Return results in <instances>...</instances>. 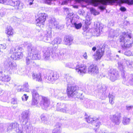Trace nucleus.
<instances>
[{
  "mask_svg": "<svg viewBox=\"0 0 133 133\" xmlns=\"http://www.w3.org/2000/svg\"><path fill=\"white\" fill-rule=\"evenodd\" d=\"M83 56L84 58L85 59H87L88 58V56L87 55V53L86 52H85Z\"/></svg>",
  "mask_w": 133,
  "mask_h": 133,
  "instance_id": "obj_53",
  "label": "nucleus"
},
{
  "mask_svg": "<svg viewBox=\"0 0 133 133\" xmlns=\"http://www.w3.org/2000/svg\"><path fill=\"white\" fill-rule=\"evenodd\" d=\"M126 10V9L124 6H121L120 8V10L122 12H124Z\"/></svg>",
  "mask_w": 133,
  "mask_h": 133,
  "instance_id": "obj_52",
  "label": "nucleus"
},
{
  "mask_svg": "<svg viewBox=\"0 0 133 133\" xmlns=\"http://www.w3.org/2000/svg\"><path fill=\"white\" fill-rule=\"evenodd\" d=\"M13 125L11 124V123L9 124L8 125V128L7 129V131L9 132L11 131H14L13 130Z\"/></svg>",
  "mask_w": 133,
  "mask_h": 133,
  "instance_id": "obj_41",
  "label": "nucleus"
},
{
  "mask_svg": "<svg viewBox=\"0 0 133 133\" xmlns=\"http://www.w3.org/2000/svg\"><path fill=\"white\" fill-rule=\"evenodd\" d=\"M23 49L18 46H16L15 48H12L9 52V53L11 54L10 58H7L4 64L7 70L10 74L12 73L22 75V73L17 68L16 64L13 61V60H18L23 57V54L21 52Z\"/></svg>",
  "mask_w": 133,
  "mask_h": 133,
  "instance_id": "obj_1",
  "label": "nucleus"
},
{
  "mask_svg": "<svg viewBox=\"0 0 133 133\" xmlns=\"http://www.w3.org/2000/svg\"><path fill=\"white\" fill-rule=\"evenodd\" d=\"M62 41V39L61 38L57 37L54 39L52 42V43L53 45L55 44L57 45L56 46H55V48L57 49L58 48V45L61 44Z\"/></svg>",
  "mask_w": 133,
  "mask_h": 133,
  "instance_id": "obj_32",
  "label": "nucleus"
},
{
  "mask_svg": "<svg viewBox=\"0 0 133 133\" xmlns=\"http://www.w3.org/2000/svg\"><path fill=\"white\" fill-rule=\"evenodd\" d=\"M0 3L13 6L16 10L21 9L22 8L19 0H0Z\"/></svg>",
  "mask_w": 133,
  "mask_h": 133,
  "instance_id": "obj_11",
  "label": "nucleus"
},
{
  "mask_svg": "<svg viewBox=\"0 0 133 133\" xmlns=\"http://www.w3.org/2000/svg\"><path fill=\"white\" fill-rule=\"evenodd\" d=\"M99 12H97L96 10V12L95 14H96L95 15H98L99 14Z\"/></svg>",
  "mask_w": 133,
  "mask_h": 133,
  "instance_id": "obj_59",
  "label": "nucleus"
},
{
  "mask_svg": "<svg viewBox=\"0 0 133 133\" xmlns=\"http://www.w3.org/2000/svg\"><path fill=\"white\" fill-rule=\"evenodd\" d=\"M130 121V119L127 117L124 116L123 117L122 122L124 125L128 124Z\"/></svg>",
  "mask_w": 133,
  "mask_h": 133,
  "instance_id": "obj_38",
  "label": "nucleus"
},
{
  "mask_svg": "<svg viewBox=\"0 0 133 133\" xmlns=\"http://www.w3.org/2000/svg\"><path fill=\"white\" fill-rule=\"evenodd\" d=\"M65 77L66 78V84L67 85V92L68 97L69 98L74 97L75 98L77 97L81 99H83V93H78L77 91L78 90H80L86 92V91L88 92L87 94L93 95L91 90H88V91L86 90L85 91L83 89L81 88H79L78 86L77 85L72 86L75 83V81L73 78L69 74H66Z\"/></svg>",
  "mask_w": 133,
  "mask_h": 133,
  "instance_id": "obj_2",
  "label": "nucleus"
},
{
  "mask_svg": "<svg viewBox=\"0 0 133 133\" xmlns=\"http://www.w3.org/2000/svg\"><path fill=\"white\" fill-rule=\"evenodd\" d=\"M11 79V77L8 75H2L0 77V80L3 82H8Z\"/></svg>",
  "mask_w": 133,
  "mask_h": 133,
  "instance_id": "obj_31",
  "label": "nucleus"
},
{
  "mask_svg": "<svg viewBox=\"0 0 133 133\" xmlns=\"http://www.w3.org/2000/svg\"><path fill=\"white\" fill-rule=\"evenodd\" d=\"M38 18L36 19V23L37 26L39 27L44 24L46 20V14L44 13H39L38 15Z\"/></svg>",
  "mask_w": 133,
  "mask_h": 133,
  "instance_id": "obj_17",
  "label": "nucleus"
},
{
  "mask_svg": "<svg viewBox=\"0 0 133 133\" xmlns=\"http://www.w3.org/2000/svg\"><path fill=\"white\" fill-rule=\"evenodd\" d=\"M33 79L38 82H41L42 81L41 75L40 73H33L32 75Z\"/></svg>",
  "mask_w": 133,
  "mask_h": 133,
  "instance_id": "obj_30",
  "label": "nucleus"
},
{
  "mask_svg": "<svg viewBox=\"0 0 133 133\" xmlns=\"http://www.w3.org/2000/svg\"><path fill=\"white\" fill-rule=\"evenodd\" d=\"M118 52L119 53H122V54H123L124 53V52L123 51H122V50L121 51L120 50H119L118 51Z\"/></svg>",
  "mask_w": 133,
  "mask_h": 133,
  "instance_id": "obj_60",
  "label": "nucleus"
},
{
  "mask_svg": "<svg viewBox=\"0 0 133 133\" xmlns=\"http://www.w3.org/2000/svg\"><path fill=\"white\" fill-rule=\"evenodd\" d=\"M73 7L75 8H78V6L76 5H74Z\"/></svg>",
  "mask_w": 133,
  "mask_h": 133,
  "instance_id": "obj_62",
  "label": "nucleus"
},
{
  "mask_svg": "<svg viewBox=\"0 0 133 133\" xmlns=\"http://www.w3.org/2000/svg\"><path fill=\"white\" fill-rule=\"evenodd\" d=\"M41 121L43 123L45 124L48 123V118L45 115L43 114L41 115Z\"/></svg>",
  "mask_w": 133,
  "mask_h": 133,
  "instance_id": "obj_34",
  "label": "nucleus"
},
{
  "mask_svg": "<svg viewBox=\"0 0 133 133\" xmlns=\"http://www.w3.org/2000/svg\"><path fill=\"white\" fill-rule=\"evenodd\" d=\"M22 129L23 130L22 132L26 131V133H33V127L29 123L26 124L25 126L24 125H21Z\"/></svg>",
  "mask_w": 133,
  "mask_h": 133,
  "instance_id": "obj_25",
  "label": "nucleus"
},
{
  "mask_svg": "<svg viewBox=\"0 0 133 133\" xmlns=\"http://www.w3.org/2000/svg\"><path fill=\"white\" fill-rule=\"evenodd\" d=\"M86 20H87V21H85V23H86L87 22V21H88V23H87V24H88V25L90 24L91 23V22H90V19H89V20H88V19H87V18H86Z\"/></svg>",
  "mask_w": 133,
  "mask_h": 133,
  "instance_id": "obj_54",
  "label": "nucleus"
},
{
  "mask_svg": "<svg viewBox=\"0 0 133 133\" xmlns=\"http://www.w3.org/2000/svg\"><path fill=\"white\" fill-rule=\"evenodd\" d=\"M72 40V37L69 36H66L64 38V44L66 45H70L71 44Z\"/></svg>",
  "mask_w": 133,
  "mask_h": 133,
  "instance_id": "obj_29",
  "label": "nucleus"
},
{
  "mask_svg": "<svg viewBox=\"0 0 133 133\" xmlns=\"http://www.w3.org/2000/svg\"><path fill=\"white\" fill-rule=\"evenodd\" d=\"M109 97L110 103L112 104H113L114 103L113 100L115 98V97L113 95L109 93Z\"/></svg>",
  "mask_w": 133,
  "mask_h": 133,
  "instance_id": "obj_40",
  "label": "nucleus"
},
{
  "mask_svg": "<svg viewBox=\"0 0 133 133\" xmlns=\"http://www.w3.org/2000/svg\"><path fill=\"white\" fill-rule=\"evenodd\" d=\"M21 117L23 120V124H24V126H25L26 124L28 123V122L29 119L28 111L26 110L22 112L21 114Z\"/></svg>",
  "mask_w": 133,
  "mask_h": 133,
  "instance_id": "obj_24",
  "label": "nucleus"
},
{
  "mask_svg": "<svg viewBox=\"0 0 133 133\" xmlns=\"http://www.w3.org/2000/svg\"><path fill=\"white\" fill-rule=\"evenodd\" d=\"M118 67L121 71L122 78L124 81H128V83L130 85L133 86V74L127 75L124 69L125 67L127 66L129 68L133 67V62L128 59H124L122 61L118 62Z\"/></svg>",
  "mask_w": 133,
  "mask_h": 133,
  "instance_id": "obj_3",
  "label": "nucleus"
},
{
  "mask_svg": "<svg viewBox=\"0 0 133 133\" xmlns=\"http://www.w3.org/2000/svg\"><path fill=\"white\" fill-rule=\"evenodd\" d=\"M69 17H66V24L67 26L69 25L71 27H74L77 29H80L82 25L81 23H78V19L77 18V15H74L73 13H71L68 15Z\"/></svg>",
  "mask_w": 133,
  "mask_h": 133,
  "instance_id": "obj_6",
  "label": "nucleus"
},
{
  "mask_svg": "<svg viewBox=\"0 0 133 133\" xmlns=\"http://www.w3.org/2000/svg\"><path fill=\"white\" fill-rule=\"evenodd\" d=\"M17 90L18 91H26L29 92L30 89H29V85L27 82H25L23 86L19 85L17 88Z\"/></svg>",
  "mask_w": 133,
  "mask_h": 133,
  "instance_id": "obj_27",
  "label": "nucleus"
},
{
  "mask_svg": "<svg viewBox=\"0 0 133 133\" xmlns=\"http://www.w3.org/2000/svg\"><path fill=\"white\" fill-rule=\"evenodd\" d=\"M24 45L25 47H27L28 52V56L26 60V65H31L32 60L39 59H40V51L36 48L32 46L31 43L27 42H25Z\"/></svg>",
  "mask_w": 133,
  "mask_h": 133,
  "instance_id": "obj_4",
  "label": "nucleus"
},
{
  "mask_svg": "<svg viewBox=\"0 0 133 133\" xmlns=\"http://www.w3.org/2000/svg\"><path fill=\"white\" fill-rule=\"evenodd\" d=\"M96 47L95 46L93 47L92 48V50L94 51H95L96 50Z\"/></svg>",
  "mask_w": 133,
  "mask_h": 133,
  "instance_id": "obj_57",
  "label": "nucleus"
},
{
  "mask_svg": "<svg viewBox=\"0 0 133 133\" xmlns=\"http://www.w3.org/2000/svg\"><path fill=\"white\" fill-rule=\"evenodd\" d=\"M109 75L110 79L113 82L118 79L119 77L118 72L116 69H111L109 71Z\"/></svg>",
  "mask_w": 133,
  "mask_h": 133,
  "instance_id": "obj_19",
  "label": "nucleus"
},
{
  "mask_svg": "<svg viewBox=\"0 0 133 133\" xmlns=\"http://www.w3.org/2000/svg\"><path fill=\"white\" fill-rule=\"evenodd\" d=\"M39 39L40 40H42L48 43L51 42L52 35L51 28L50 27L44 31H41L39 32Z\"/></svg>",
  "mask_w": 133,
  "mask_h": 133,
  "instance_id": "obj_9",
  "label": "nucleus"
},
{
  "mask_svg": "<svg viewBox=\"0 0 133 133\" xmlns=\"http://www.w3.org/2000/svg\"><path fill=\"white\" fill-rule=\"evenodd\" d=\"M41 96L42 98L39 103L40 104L42 109L46 110L49 106L50 101L48 98L43 96Z\"/></svg>",
  "mask_w": 133,
  "mask_h": 133,
  "instance_id": "obj_20",
  "label": "nucleus"
},
{
  "mask_svg": "<svg viewBox=\"0 0 133 133\" xmlns=\"http://www.w3.org/2000/svg\"><path fill=\"white\" fill-rule=\"evenodd\" d=\"M59 77V74L56 72L51 71L44 78L45 81L48 83H54Z\"/></svg>",
  "mask_w": 133,
  "mask_h": 133,
  "instance_id": "obj_13",
  "label": "nucleus"
},
{
  "mask_svg": "<svg viewBox=\"0 0 133 133\" xmlns=\"http://www.w3.org/2000/svg\"><path fill=\"white\" fill-rule=\"evenodd\" d=\"M11 103L12 104H17V101L16 99L13 98L11 99Z\"/></svg>",
  "mask_w": 133,
  "mask_h": 133,
  "instance_id": "obj_50",
  "label": "nucleus"
},
{
  "mask_svg": "<svg viewBox=\"0 0 133 133\" xmlns=\"http://www.w3.org/2000/svg\"><path fill=\"white\" fill-rule=\"evenodd\" d=\"M124 54L128 56H131L132 54L131 51L130 50H127L124 53Z\"/></svg>",
  "mask_w": 133,
  "mask_h": 133,
  "instance_id": "obj_46",
  "label": "nucleus"
},
{
  "mask_svg": "<svg viewBox=\"0 0 133 133\" xmlns=\"http://www.w3.org/2000/svg\"><path fill=\"white\" fill-rule=\"evenodd\" d=\"M104 53V49L103 48L99 49L97 50L96 53L93 55L92 57L96 60L97 61L101 58L103 55Z\"/></svg>",
  "mask_w": 133,
  "mask_h": 133,
  "instance_id": "obj_26",
  "label": "nucleus"
},
{
  "mask_svg": "<svg viewBox=\"0 0 133 133\" xmlns=\"http://www.w3.org/2000/svg\"><path fill=\"white\" fill-rule=\"evenodd\" d=\"M5 10L4 8L0 10V15L1 17H3L5 14Z\"/></svg>",
  "mask_w": 133,
  "mask_h": 133,
  "instance_id": "obj_43",
  "label": "nucleus"
},
{
  "mask_svg": "<svg viewBox=\"0 0 133 133\" xmlns=\"http://www.w3.org/2000/svg\"><path fill=\"white\" fill-rule=\"evenodd\" d=\"M85 12L84 10L79 11V14L80 15L84 16L85 15Z\"/></svg>",
  "mask_w": 133,
  "mask_h": 133,
  "instance_id": "obj_49",
  "label": "nucleus"
},
{
  "mask_svg": "<svg viewBox=\"0 0 133 133\" xmlns=\"http://www.w3.org/2000/svg\"><path fill=\"white\" fill-rule=\"evenodd\" d=\"M2 90L1 88H0V94H1L2 92Z\"/></svg>",
  "mask_w": 133,
  "mask_h": 133,
  "instance_id": "obj_64",
  "label": "nucleus"
},
{
  "mask_svg": "<svg viewBox=\"0 0 133 133\" xmlns=\"http://www.w3.org/2000/svg\"><path fill=\"white\" fill-rule=\"evenodd\" d=\"M86 120L89 123H91V125L92 126V128L94 130H95L96 131L97 128H98L101 124V123L98 121V120L96 118H92L90 116H88V117H85Z\"/></svg>",
  "mask_w": 133,
  "mask_h": 133,
  "instance_id": "obj_15",
  "label": "nucleus"
},
{
  "mask_svg": "<svg viewBox=\"0 0 133 133\" xmlns=\"http://www.w3.org/2000/svg\"><path fill=\"white\" fill-rule=\"evenodd\" d=\"M99 133H110V132H109L107 130L103 131L101 130L99 132Z\"/></svg>",
  "mask_w": 133,
  "mask_h": 133,
  "instance_id": "obj_55",
  "label": "nucleus"
},
{
  "mask_svg": "<svg viewBox=\"0 0 133 133\" xmlns=\"http://www.w3.org/2000/svg\"><path fill=\"white\" fill-rule=\"evenodd\" d=\"M43 58L44 61L51 59V58L56 60L58 56L56 51L53 50L52 48L50 47L43 48Z\"/></svg>",
  "mask_w": 133,
  "mask_h": 133,
  "instance_id": "obj_8",
  "label": "nucleus"
},
{
  "mask_svg": "<svg viewBox=\"0 0 133 133\" xmlns=\"http://www.w3.org/2000/svg\"><path fill=\"white\" fill-rule=\"evenodd\" d=\"M107 60H108L112 61V58L111 57L109 58L108 59H107Z\"/></svg>",
  "mask_w": 133,
  "mask_h": 133,
  "instance_id": "obj_63",
  "label": "nucleus"
},
{
  "mask_svg": "<svg viewBox=\"0 0 133 133\" xmlns=\"http://www.w3.org/2000/svg\"><path fill=\"white\" fill-rule=\"evenodd\" d=\"M56 110L59 111L64 113H69L72 114L75 113L71 110L69 109L68 106L65 104L58 103L56 105Z\"/></svg>",
  "mask_w": 133,
  "mask_h": 133,
  "instance_id": "obj_12",
  "label": "nucleus"
},
{
  "mask_svg": "<svg viewBox=\"0 0 133 133\" xmlns=\"http://www.w3.org/2000/svg\"><path fill=\"white\" fill-rule=\"evenodd\" d=\"M88 72L89 74L95 76L99 73V70L97 67L95 65H90L88 68Z\"/></svg>",
  "mask_w": 133,
  "mask_h": 133,
  "instance_id": "obj_22",
  "label": "nucleus"
},
{
  "mask_svg": "<svg viewBox=\"0 0 133 133\" xmlns=\"http://www.w3.org/2000/svg\"><path fill=\"white\" fill-rule=\"evenodd\" d=\"M119 39L120 45L123 50L131 48L133 43V40L131 35L125 32H123L119 36Z\"/></svg>",
  "mask_w": 133,
  "mask_h": 133,
  "instance_id": "obj_5",
  "label": "nucleus"
},
{
  "mask_svg": "<svg viewBox=\"0 0 133 133\" xmlns=\"http://www.w3.org/2000/svg\"><path fill=\"white\" fill-rule=\"evenodd\" d=\"M121 117L120 114L117 113L111 116L110 119L115 125H118L121 122Z\"/></svg>",
  "mask_w": 133,
  "mask_h": 133,
  "instance_id": "obj_21",
  "label": "nucleus"
},
{
  "mask_svg": "<svg viewBox=\"0 0 133 133\" xmlns=\"http://www.w3.org/2000/svg\"><path fill=\"white\" fill-rule=\"evenodd\" d=\"M67 51V50L66 49L61 48L59 50L58 53L60 56L63 57L64 55H65Z\"/></svg>",
  "mask_w": 133,
  "mask_h": 133,
  "instance_id": "obj_36",
  "label": "nucleus"
},
{
  "mask_svg": "<svg viewBox=\"0 0 133 133\" xmlns=\"http://www.w3.org/2000/svg\"><path fill=\"white\" fill-rule=\"evenodd\" d=\"M11 124L13 125V130L14 131H15L18 133H22L23 132V130L22 129L21 125V127L19 126V124L17 122L11 123Z\"/></svg>",
  "mask_w": 133,
  "mask_h": 133,
  "instance_id": "obj_28",
  "label": "nucleus"
},
{
  "mask_svg": "<svg viewBox=\"0 0 133 133\" xmlns=\"http://www.w3.org/2000/svg\"><path fill=\"white\" fill-rule=\"evenodd\" d=\"M31 65H33V66H35L36 65V64L35 63V62L34 61L32 60Z\"/></svg>",
  "mask_w": 133,
  "mask_h": 133,
  "instance_id": "obj_56",
  "label": "nucleus"
},
{
  "mask_svg": "<svg viewBox=\"0 0 133 133\" xmlns=\"http://www.w3.org/2000/svg\"><path fill=\"white\" fill-rule=\"evenodd\" d=\"M43 129H41L40 130L39 129H38V128L36 127H34V128H33V133H35V132H37L38 133L39 132L40 133L42 130Z\"/></svg>",
  "mask_w": 133,
  "mask_h": 133,
  "instance_id": "obj_44",
  "label": "nucleus"
},
{
  "mask_svg": "<svg viewBox=\"0 0 133 133\" xmlns=\"http://www.w3.org/2000/svg\"><path fill=\"white\" fill-rule=\"evenodd\" d=\"M65 66L72 69L75 68L76 72L82 76L87 72L86 66L84 64H77L76 63L74 62H68L66 63Z\"/></svg>",
  "mask_w": 133,
  "mask_h": 133,
  "instance_id": "obj_7",
  "label": "nucleus"
},
{
  "mask_svg": "<svg viewBox=\"0 0 133 133\" xmlns=\"http://www.w3.org/2000/svg\"><path fill=\"white\" fill-rule=\"evenodd\" d=\"M29 96L26 94H24L22 97V98L23 101H26L28 99Z\"/></svg>",
  "mask_w": 133,
  "mask_h": 133,
  "instance_id": "obj_48",
  "label": "nucleus"
},
{
  "mask_svg": "<svg viewBox=\"0 0 133 133\" xmlns=\"http://www.w3.org/2000/svg\"><path fill=\"white\" fill-rule=\"evenodd\" d=\"M50 23L52 25V27L54 28H56L59 30L62 29L64 27L63 25H59L58 23L56 21V19L55 18H52L50 21Z\"/></svg>",
  "mask_w": 133,
  "mask_h": 133,
  "instance_id": "obj_23",
  "label": "nucleus"
},
{
  "mask_svg": "<svg viewBox=\"0 0 133 133\" xmlns=\"http://www.w3.org/2000/svg\"><path fill=\"white\" fill-rule=\"evenodd\" d=\"M61 124L57 123L55 126V128L52 133H61Z\"/></svg>",
  "mask_w": 133,
  "mask_h": 133,
  "instance_id": "obj_35",
  "label": "nucleus"
},
{
  "mask_svg": "<svg viewBox=\"0 0 133 133\" xmlns=\"http://www.w3.org/2000/svg\"><path fill=\"white\" fill-rule=\"evenodd\" d=\"M32 4H33V2H30V3H29V5H32Z\"/></svg>",
  "mask_w": 133,
  "mask_h": 133,
  "instance_id": "obj_61",
  "label": "nucleus"
},
{
  "mask_svg": "<svg viewBox=\"0 0 133 133\" xmlns=\"http://www.w3.org/2000/svg\"><path fill=\"white\" fill-rule=\"evenodd\" d=\"M94 27L95 29L93 34L94 36H98L102 32L103 27L102 25L99 22H95Z\"/></svg>",
  "mask_w": 133,
  "mask_h": 133,
  "instance_id": "obj_18",
  "label": "nucleus"
},
{
  "mask_svg": "<svg viewBox=\"0 0 133 133\" xmlns=\"http://www.w3.org/2000/svg\"><path fill=\"white\" fill-rule=\"evenodd\" d=\"M64 12H65L66 14H68L67 16L66 17H69L68 16V15L71 13H73V12L70 13L69 12V9L68 8L64 7Z\"/></svg>",
  "mask_w": 133,
  "mask_h": 133,
  "instance_id": "obj_47",
  "label": "nucleus"
},
{
  "mask_svg": "<svg viewBox=\"0 0 133 133\" xmlns=\"http://www.w3.org/2000/svg\"><path fill=\"white\" fill-rule=\"evenodd\" d=\"M97 88V89L95 91L96 96L102 99H105L107 96L106 93L107 87L104 85H99Z\"/></svg>",
  "mask_w": 133,
  "mask_h": 133,
  "instance_id": "obj_10",
  "label": "nucleus"
},
{
  "mask_svg": "<svg viewBox=\"0 0 133 133\" xmlns=\"http://www.w3.org/2000/svg\"><path fill=\"white\" fill-rule=\"evenodd\" d=\"M96 10L93 8H91L90 11L91 13L93 14L94 15H95L96 14H95L96 12Z\"/></svg>",
  "mask_w": 133,
  "mask_h": 133,
  "instance_id": "obj_51",
  "label": "nucleus"
},
{
  "mask_svg": "<svg viewBox=\"0 0 133 133\" xmlns=\"http://www.w3.org/2000/svg\"><path fill=\"white\" fill-rule=\"evenodd\" d=\"M6 48V45L5 44H0V51H2L1 50L5 49Z\"/></svg>",
  "mask_w": 133,
  "mask_h": 133,
  "instance_id": "obj_42",
  "label": "nucleus"
},
{
  "mask_svg": "<svg viewBox=\"0 0 133 133\" xmlns=\"http://www.w3.org/2000/svg\"><path fill=\"white\" fill-rule=\"evenodd\" d=\"M32 99L31 105L33 107L36 106L39 102V95L35 89H32L31 91Z\"/></svg>",
  "mask_w": 133,
  "mask_h": 133,
  "instance_id": "obj_16",
  "label": "nucleus"
},
{
  "mask_svg": "<svg viewBox=\"0 0 133 133\" xmlns=\"http://www.w3.org/2000/svg\"><path fill=\"white\" fill-rule=\"evenodd\" d=\"M49 92L52 95H53L55 97L60 100H66V95L64 94L61 92L60 90L50 89Z\"/></svg>",
  "mask_w": 133,
  "mask_h": 133,
  "instance_id": "obj_14",
  "label": "nucleus"
},
{
  "mask_svg": "<svg viewBox=\"0 0 133 133\" xmlns=\"http://www.w3.org/2000/svg\"><path fill=\"white\" fill-rule=\"evenodd\" d=\"M118 30H118L117 29L116 30H114L113 29H111V31L109 33V36L111 38H113L114 37H117L119 35Z\"/></svg>",
  "mask_w": 133,
  "mask_h": 133,
  "instance_id": "obj_33",
  "label": "nucleus"
},
{
  "mask_svg": "<svg viewBox=\"0 0 133 133\" xmlns=\"http://www.w3.org/2000/svg\"><path fill=\"white\" fill-rule=\"evenodd\" d=\"M13 29L10 26H8L6 29L5 33L9 36L12 35L13 34Z\"/></svg>",
  "mask_w": 133,
  "mask_h": 133,
  "instance_id": "obj_37",
  "label": "nucleus"
},
{
  "mask_svg": "<svg viewBox=\"0 0 133 133\" xmlns=\"http://www.w3.org/2000/svg\"><path fill=\"white\" fill-rule=\"evenodd\" d=\"M2 68L0 66V74H2L3 73Z\"/></svg>",
  "mask_w": 133,
  "mask_h": 133,
  "instance_id": "obj_58",
  "label": "nucleus"
},
{
  "mask_svg": "<svg viewBox=\"0 0 133 133\" xmlns=\"http://www.w3.org/2000/svg\"><path fill=\"white\" fill-rule=\"evenodd\" d=\"M1 97L0 100L3 102H6L8 99L7 94L5 92L2 95H1Z\"/></svg>",
  "mask_w": 133,
  "mask_h": 133,
  "instance_id": "obj_39",
  "label": "nucleus"
},
{
  "mask_svg": "<svg viewBox=\"0 0 133 133\" xmlns=\"http://www.w3.org/2000/svg\"><path fill=\"white\" fill-rule=\"evenodd\" d=\"M133 108V105H127L126 106V109L127 111L128 112H130L131 111L132 109Z\"/></svg>",
  "mask_w": 133,
  "mask_h": 133,
  "instance_id": "obj_45",
  "label": "nucleus"
}]
</instances>
